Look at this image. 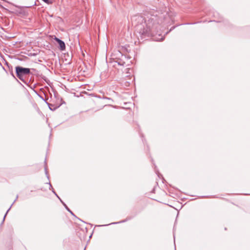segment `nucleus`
<instances>
[{"instance_id": "nucleus-1", "label": "nucleus", "mask_w": 250, "mask_h": 250, "mask_svg": "<svg viewBox=\"0 0 250 250\" xmlns=\"http://www.w3.org/2000/svg\"><path fill=\"white\" fill-rule=\"evenodd\" d=\"M166 18L164 14L153 11L152 14L145 16L135 15L131 17V20L135 31L139 33L141 40H143L157 34L159 24Z\"/></svg>"}, {"instance_id": "nucleus-2", "label": "nucleus", "mask_w": 250, "mask_h": 250, "mask_svg": "<svg viewBox=\"0 0 250 250\" xmlns=\"http://www.w3.org/2000/svg\"><path fill=\"white\" fill-rule=\"evenodd\" d=\"M15 71L17 77L25 83H27L23 78V76L31 73L30 69L23 67L19 65L16 66Z\"/></svg>"}, {"instance_id": "nucleus-3", "label": "nucleus", "mask_w": 250, "mask_h": 250, "mask_svg": "<svg viewBox=\"0 0 250 250\" xmlns=\"http://www.w3.org/2000/svg\"><path fill=\"white\" fill-rule=\"evenodd\" d=\"M113 56H115L113 59L115 60V62L118 63L119 65L125 66L126 61H127L129 58L127 57L125 55H123L120 51H118L115 53Z\"/></svg>"}, {"instance_id": "nucleus-4", "label": "nucleus", "mask_w": 250, "mask_h": 250, "mask_svg": "<svg viewBox=\"0 0 250 250\" xmlns=\"http://www.w3.org/2000/svg\"><path fill=\"white\" fill-rule=\"evenodd\" d=\"M55 41L59 44V48L61 50L63 51L65 49V44L64 42L61 39L55 37Z\"/></svg>"}, {"instance_id": "nucleus-5", "label": "nucleus", "mask_w": 250, "mask_h": 250, "mask_svg": "<svg viewBox=\"0 0 250 250\" xmlns=\"http://www.w3.org/2000/svg\"><path fill=\"white\" fill-rule=\"evenodd\" d=\"M18 198V195H17L16 196V198L15 199V200L14 201L13 203H12V204L11 205V206L10 207V208H8V209L7 210L6 213L5 214L4 217H3V220H2V223H3L5 220V218L8 213V212L9 211V210L10 209L11 207L12 206V205L14 204V203L16 201V200H17V199Z\"/></svg>"}, {"instance_id": "nucleus-6", "label": "nucleus", "mask_w": 250, "mask_h": 250, "mask_svg": "<svg viewBox=\"0 0 250 250\" xmlns=\"http://www.w3.org/2000/svg\"><path fill=\"white\" fill-rule=\"evenodd\" d=\"M130 219H131V217H127L125 220H122V221L118 222L111 223L109 224V225L117 224H120V223H124V222H126L128 220H129Z\"/></svg>"}, {"instance_id": "nucleus-7", "label": "nucleus", "mask_w": 250, "mask_h": 250, "mask_svg": "<svg viewBox=\"0 0 250 250\" xmlns=\"http://www.w3.org/2000/svg\"><path fill=\"white\" fill-rule=\"evenodd\" d=\"M63 206L65 207V209L68 211L72 215L76 217V216L75 215V214L73 213V212L69 209V208L67 206V205L64 203H63Z\"/></svg>"}, {"instance_id": "nucleus-8", "label": "nucleus", "mask_w": 250, "mask_h": 250, "mask_svg": "<svg viewBox=\"0 0 250 250\" xmlns=\"http://www.w3.org/2000/svg\"><path fill=\"white\" fill-rule=\"evenodd\" d=\"M44 170H45V174L46 175L47 178H49V176H48V172H47V167H46V166H45V167H44Z\"/></svg>"}, {"instance_id": "nucleus-9", "label": "nucleus", "mask_w": 250, "mask_h": 250, "mask_svg": "<svg viewBox=\"0 0 250 250\" xmlns=\"http://www.w3.org/2000/svg\"><path fill=\"white\" fill-rule=\"evenodd\" d=\"M52 191L58 198H59V196L58 195L53 188H52Z\"/></svg>"}, {"instance_id": "nucleus-10", "label": "nucleus", "mask_w": 250, "mask_h": 250, "mask_svg": "<svg viewBox=\"0 0 250 250\" xmlns=\"http://www.w3.org/2000/svg\"><path fill=\"white\" fill-rule=\"evenodd\" d=\"M47 184H48L49 185V189L52 190V188H52V186L51 184H50V182L48 183Z\"/></svg>"}, {"instance_id": "nucleus-11", "label": "nucleus", "mask_w": 250, "mask_h": 250, "mask_svg": "<svg viewBox=\"0 0 250 250\" xmlns=\"http://www.w3.org/2000/svg\"><path fill=\"white\" fill-rule=\"evenodd\" d=\"M43 1H44V2L46 3H49V0H42Z\"/></svg>"}, {"instance_id": "nucleus-12", "label": "nucleus", "mask_w": 250, "mask_h": 250, "mask_svg": "<svg viewBox=\"0 0 250 250\" xmlns=\"http://www.w3.org/2000/svg\"><path fill=\"white\" fill-rule=\"evenodd\" d=\"M59 199L60 200V201L61 202V203L63 204V203H64V202L61 200V199L60 197Z\"/></svg>"}, {"instance_id": "nucleus-13", "label": "nucleus", "mask_w": 250, "mask_h": 250, "mask_svg": "<svg viewBox=\"0 0 250 250\" xmlns=\"http://www.w3.org/2000/svg\"><path fill=\"white\" fill-rule=\"evenodd\" d=\"M174 28V27H172L170 29V31H171V29L172 28L173 29Z\"/></svg>"}, {"instance_id": "nucleus-14", "label": "nucleus", "mask_w": 250, "mask_h": 250, "mask_svg": "<svg viewBox=\"0 0 250 250\" xmlns=\"http://www.w3.org/2000/svg\"><path fill=\"white\" fill-rule=\"evenodd\" d=\"M46 103L47 104H48L49 107H50V106H49V105H50V104H49V103ZM49 108L51 109V108L50 107H49Z\"/></svg>"}, {"instance_id": "nucleus-15", "label": "nucleus", "mask_w": 250, "mask_h": 250, "mask_svg": "<svg viewBox=\"0 0 250 250\" xmlns=\"http://www.w3.org/2000/svg\"><path fill=\"white\" fill-rule=\"evenodd\" d=\"M12 76L15 78V76L13 73H12Z\"/></svg>"}, {"instance_id": "nucleus-16", "label": "nucleus", "mask_w": 250, "mask_h": 250, "mask_svg": "<svg viewBox=\"0 0 250 250\" xmlns=\"http://www.w3.org/2000/svg\"><path fill=\"white\" fill-rule=\"evenodd\" d=\"M42 100H43L44 101H45V100L44 99H42Z\"/></svg>"}, {"instance_id": "nucleus-17", "label": "nucleus", "mask_w": 250, "mask_h": 250, "mask_svg": "<svg viewBox=\"0 0 250 250\" xmlns=\"http://www.w3.org/2000/svg\"><path fill=\"white\" fill-rule=\"evenodd\" d=\"M42 100H43L44 101H45V100L44 99H42Z\"/></svg>"}, {"instance_id": "nucleus-18", "label": "nucleus", "mask_w": 250, "mask_h": 250, "mask_svg": "<svg viewBox=\"0 0 250 250\" xmlns=\"http://www.w3.org/2000/svg\"><path fill=\"white\" fill-rule=\"evenodd\" d=\"M42 100H43L44 101H45V100L44 99H42Z\"/></svg>"}]
</instances>
